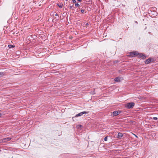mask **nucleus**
<instances>
[{
	"label": "nucleus",
	"instance_id": "f257e3e1",
	"mask_svg": "<svg viewBox=\"0 0 158 158\" xmlns=\"http://www.w3.org/2000/svg\"><path fill=\"white\" fill-rule=\"evenodd\" d=\"M135 105V103L133 102H130L127 103L126 106V107L128 109L132 108Z\"/></svg>",
	"mask_w": 158,
	"mask_h": 158
},
{
	"label": "nucleus",
	"instance_id": "f03ea898",
	"mask_svg": "<svg viewBox=\"0 0 158 158\" xmlns=\"http://www.w3.org/2000/svg\"><path fill=\"white\" fill-rule=\"evenodd\" d=\"M88 112H87V111H83V112H80L79 113H78V114H77L75 117H73L72 118V119H73V120L74 118L76 117H77L79 116H81L84 114H88Z\"/></svg>",
	"mask_w": 158,
	"mask_h": 158
},
{
	"label": "nucleus",
	"instance_id": "7ed1b4c3",
	"mask_svg": "<svg viewBox=\"0 0 158 158\" xmlns=\"http://www.w3.org/2000/svg\"><path fill=\"white\" fill-rule=\"evenodd\" d=\"M11 138L10 137H7L0 140V143L3 142L4 143L6 141H8L11 140Z\"/></svg>",
	"mask_w": 158,
	"mask_h": 158
},
{
	"label": "nucleus",
	"instance_id": "20e7f679",
	"mask_svg": "<svg viewBox=\"0 0 158 158\" xmlns=\"http://www.w3.org/2000/svg\"><path fill=\"white\" fill-rule=\"evenodd\" d=\"M130 56L131 57H134L135 55H137L139 54V53L136 51H133V52H131L130 53Z\"/></svg>",
	"mask_w": 158,
	"mask_h": 158
},
{
	"label": "nucleus",
	"instance_id": "39448f33",
	"mask_svg": "<svg viewBox=\"0 0 158 158\" xmlns=\"http://www.w3.org/2000/svg\"><path fill=\"white\" fill-rule=\"evenodd\" d=\"M138 55H139V57L140 58L145 59L146 58V56L143 54L139 53V54Z\"/></svg>",
	"mask_w": 158,
	"mask_h": 158
},
{
	"label": "nucleus",
	"instance_id": "423d86ee",
	"mask_svg": "<svg viewBox=\"0 0 158 158\" xmlns=\"http://www.w3.org/2000/svg\"><path fill=\"white\" fill-rule=\"evenodd\" d=\"M152 61H153V58H149L146 60L145 61V63L146 64H148L152 61Z\"/></svg>",
	"mask_w": 158,
	"mask_h": 158
},
{
	"label": "nucleus",
	"instance_id": "0eeeda50",
	"mask_svg": "<svg viewBox=\"0 0 158 158\" xmlns=\"http://www.w3.org/2000/svg\"><path fill=\"white\" fill-rule=\"evenodd\" d=\"M120 113V111H115L113 112V114L114 116H116Z\"/></svg>",
	"mask_w": 158,
	"mask_h": 158
},
{
	"label": "nucleus",
	"instance_id": "6e6552de",
	"mask_svg": "<svg viewBox=\"0 0 158 158\" xmlns=\"http://www.w3.org/2000/svg\"><path fill=\"white\" fill-rule=\"evenodd\" d=\"M123 134L122 133L119 132L118 133V136L117 137L118 139H121V138L123 137Z\"/></svg>",
	"mask_w": 158,
	"mask_h": 158
},
{
	"label": "nucleus",
	"instance_id": "1a4fd4ad",
	"mask_svg": "<svg viewBox=\"0 0 158 158\" xmlns=\"http://www.w3.org/2000/svg\"><path fill=\"white\" fill-rule=\"evenodd\" d=\"M119 79V77H116L114 79V80L115 81L118 82L120 81Z\"/></svg>",
	"mask_w": 158,
	"mask_h": 158
},
{
	"label": "nucleus",
	"instance_id": "9d476101",
	"mask_svg": "<svg viewBox=\"0 0 158 158\" xmlns=\"http://www.w3.org/2000/svg\"><path fill=\"white\" fill-rule=\"evenodd\" d=\"M73 4L72 5V6H70V9L72 10H74L75 9V7H74L73 6Z\"/></svg>",
	"mask_w": 158,
	"mask_h": 158
},
{
	"label": "nucleus",
	"instance_id": "9b49d317",
	"mask_svg": "<svg viewBox=\"0 0 158 158\" xmlns=\"http://www.w3.org/2000/svg\"><path fill=\"white\" fill-rule=\"evenodd\" d=\"M57 5L59 6L60 8H61L63 6V4H60L59 5L58 4H57Z\"/></svg>",
	"mask_w": 158,
	"mask_h": 158
},
{
	"label": "nucleus",
	"instance_id": "f8f14e48",
	"mask_svg": "<svg viewBox=\"0 0 158 158\" xmlns=\"http://www.w3.org/2000/svg\"><path fill=\"white\" fill-rule=\"evenodd\" d=\"M8 47L9 48H14L15 47V46L12 45H8Z\"/></svg>",
	"mask_w": 158,
	"mask_h": 158
},
{
	"label": "nucleus",
	"instance_id": "ddd939ff",
	"mask_svg": "<svg viewBox=\"0 0 158 158\" xmlns=\"http://www.w3.org/2000/svg\"><path fill=\"white\" fill-rule=\"evenodd\" d=\"M4 73L3 72H0V77L4 75Z\"/></svg>",
	"mask_w": 158,
	"mask_h": 158
},
{
	"label": "nucleus",
	"instance_id": "4468645a",
	"mask_svg": "<svg viewBox=\"0 0 158 158\" xmlns=\"http://www.w3.org/2000/svg\"><path fill=\"white\" fill-rule=\"evenodd\" d=\"M75 6H79L80 5L78 4V3L77 2L75 4Z\"/></svg>",
	"mask_w": 158,
	"mask_h": 158
},
{
	"label": "nucleus",
	"instance_id": "2eb2a0df",
	"mask_svg": "<svg viewBox=\"0 0 158 158\" xmlns=\"http://www.w3.org/2000/svg\"><path fill=\"white\" fill-rule=\"evenodd\" d=\"M107 136L105 137L104 139V140L105 141H106L107 140Z\"/></svg>",
	"mask_w": 158,
	"mask_h": 158
},
{
	"label": "nucleus",
	"instance_id": "dca6fc26",
	"mask_svg": "<svg viewBox=\"0 0 158 158\" xmlns=\"http://www.w3.org/2000/svg\"><path fill=\"white\" fill-rule=\"evenodd\" d=\"M118 62V60H115L114 61V64L117 63Z\"/></svg>",
	"mask_w": 158,
	"mask_h": 158
},
{
	"label": "nucleus",
	"instance_id": "f3484780",
	"mask_svg": "<svg viewBox=\"0 0 158 158\" xmlns=\"http://www.w3.org/2000/svg\"><path fill=\"white\" fill-rule=\"evenodd\" d=\"M153 119L154 120H156L158 119V118L156 117H154L153 118Z\"/></svg>",
	"mask_w": 158,
	"mask_h": 158
},
{
	"label": "nucleus",
	"instance_id": "a211bd4d",
	"mask_svg": "<svg viewBox=\"0 0 158 158\" xmlns=\"http://www.w3.org/2000/svg\"><path fill=\"white\" fill-rule=\"evenodd\" d=\"M84 11H85V10H84V9H82V10H81V13H84Z\"/></svg>",
	"mask_w": 158,
	"mask_h": 158
},
{
	"label": "nucleus",
	"instance_id": "6ab92c4d",
	"mask_svg": "<svg viewBox=\"0 0 158 158\" xmlns=\"http://www.w3.org/2000/svg\"><path fill=\"white\" fill-rule=\"evenodd\" d=\"M77 126L78 127V128H79V127L81 128V127H83L81 125H79Z\"/></svg>",
	"mask_w": 158,
	"mask_h": 158
},
{
	"label": "nucleus",
	"instance_id": "aec40b11",
	"mask_svg": "<svg viewBox=\"0 0 158 158\" xmlns=\"http://www.w3.org/2000/svg\"><path fill=\"white\" fill-rule=\"evenodd\" d=\"M72 1H73V3H76V0H73Z\"/></svg>",
	"mask_w": 158,
	"mask_h": 158
},
{
	"label": "nucleus",
	"instance_id": "412c9836",
	"mask_svg": "<svg viewBox=\"0 0 158 158\" xmlns=\"http://www.w3.org/2000/svg\"><path fill=\"white\" fill-rule=\"evenodd\" d=\"M77 0L79 2H81V0Z\"/></svg>",
	"mask_w": 158,
	"mask_h": 158
},
{
	"label": "nucleus",
	"instance_id": "4be33fe9",
	"mask_svg": "<svg viewBox=\"0 0 158 158\" xmlns=\"http://www.w3.org/2000/svg\"><path fill=\"white\" fill-rule=\"evenodd\" d=\"M56 15V16H58V15L57 14H56V15Z\"/></svg>",
	"mask_w": 158,
	"mask_h": 158
},
{
	"label": "nucleus",
	"instance_id": "5701e85b",
	"mask_svg": "<svg viewBox=\"0 0 158 158\" xmlns=\"http://www.w3.org/2000/svg\"><path fill=\"white\" fill-rule=\"evenodd\" d=\"M135 135V136L136 137L138 138V136H137V135Z\"/></svg>",
	"mask_w": 158,
	"mask_h": 158
},
{
	"label": "nucleus",
	"instance_id": "b1692460",
	"mask_svg": "<svg viewBox=\"0 0 158 158\" xmlns=\"http://www.w3.org/2000/svg\"><path fill=\"white\" fill-rule=\"evenodd\" d=\"M2 115V114L0 113V117Z\"/></svg>",
	"mask_w": 158,
	"mask_h": 158
},
{
	"label": "nucleus",
	"instance_id": "393cba45",
	"mask_svg": "<svg viewBox=\"0 0 158 158\" xmlns=\"http://www.w3.org/2000/svg\"><path fill=\"white\" fill-rule=\"evenodd\" d=\"M88 25V23H87V24H86V25Z\"/></svg>",
	"mask_w": 158,
	"mask_h": 158
},
{
	"label": "nucleus",
	"instance_id": "a878e982",
	"mask_svg": "<svg viewBox=\"0 0 158 158\" xmlns=\"http://www.w3.org/2000/svg\"><path fill=\"white\" fill-rule=\"evenodd\" d=\"M74 120H75V119H74H74H73V121H74Z\"/></svg>",
	"mask_w": 158,
	"mask_h": 158
}]
</instances>
